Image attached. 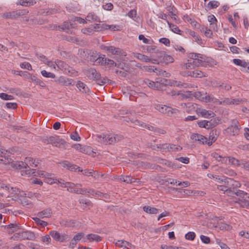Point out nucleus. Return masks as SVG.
Returning <instances> with one entry per match:
<instances>
[{
  "label": "nucleus",
  "instance_id": "f257e3e1",
  "mask_svg": "<svg viewBox=\"0 0 249 249\" xmlns=\"http://www.w3.org/2000/svg\"><path fill=\"white\" fill-rule=\"evenodd\" d=\"M188 62L183 64L182 68L184 69H193L195 67L202 66L205 62V57L201 54L190 53L189 54Z\"/></svg>",
  "mask_w": 249,
  "mask_h": 249
},
{
  "label": "nucleus",
  "instance_id": "f03ea898",
  "mask_svg": "<svg viewBox=\"0 0 249 249\" xmlns=\"http://www.w3.org/2000/svg\"><path fill=\"white\" fill-rule=\"evenodd\" d=\"M83 72L89 79L96 81L99 85H104L109 80L107 78L102 77L100 73L94 68L85 69Z\"/></svg>",
  "mask_w": 249,
  "mask_h": 249
},
{
  "label": "nucleus",
  "instance_id": "7ed1b4c3",
  "mask_svg": "<svg viewBox=\"0 0 249 249\" xmlns=\"http://www.w3.org/2000/svg\"><path fill=\"white\" fill-rule=\"evenodd\" d=\"M37 165V164L35 160L31 157H28L26 158L25 162H19L17 163L16 166L17 168L25 169V174L30 175L35 173V172L33 171L35 169L33 168L31 169V168L36 167Z\"/></svg>",
  "mask_w": 249,
  "mask_h": 249
},
{
  "label": "nucleus",
  "instance_id": "20e7f679",
  "mask_svg": "<svg viewBox=\"0 0 249 249\" xmlns=\"http://www.w3.org/2000/svg\"><path fill=\"white\" fill-rule=\"evenodd\" d=\"M96 140L102 143L110 144L119 141L122 137L117 135L112 134H101L95 136Z\"/></svg>",
  "mask_w": 249,
  "mask_h": 249
},
{
  "label": "nucleus",
  "instance_id": "39448f33",
  "mask_svg": "<svg viewBox=\"0 0 249 249\" xmlns=\"http://www.w3.org/2000/svg\"><path fill=\"white\" fill-rule=\"evenodd\" d=\"M154 108L160 112L166 114L169 116H174L178 114L179 110L176 108H173L170 107L159 104H154Z\"/></svg>",
  "mask_w": 249,
  "mask_h": 249
},
{
  "label": "nucleus",
  "instance_id": "423d86ee",
  "mask_svg": "<svg viewBox=\"0 0 249 249\" xmlns=\"http://www.w3.org/2000/svg\"><path fill=\"white\" fill-rule=\"evenodd\" d=\"M35 235L33 232L30 231H24L15 233L11 237V239L13 240H34Z\"/></svg>",
  "mask_w": 249,
  "mask_h": 249
},
{
  "label": "nucleus",
  "instance_id": "0eeeda50",
  "mask_svg": "<svg viewBox=\"0 0 249 249\" xmlns=\"http://www.w3.org/2000/svg\"><path fill=\"white\" fill-rule=\"evenodd\" d=\"M56 66L60 70L63 71L64 72L67 74H71L74 76L77 75V71L73 70L71 67L69 66L64 62L61 60H56L55 62Z\"/></svg>",
  "mask_w": 249,
  "mask_h": 249
},
{
  "label": "nucleus",
  "instance_id": "6e6552de",
  "mask_svg": "<svg viewBox=\"0 0 249 249\" xmlns=\"http://www.w3.org/2000/svg\"><path fill=\"white\" fill-rule=\"evenodd\" d=\"M28 13V11L26 10H18L4 13L2 15V17L6 19L10 18L12 19H16L20 16L26 15Z\"/></svg>",
  "mask_w": 249,
  "mask_h": 249
},
{
  "label": "nucleus",
  "instance_id": "1a4fd4ad",
  "mask_svg": "<svg viewBox=\"0 0 249 249\" xmlns=\"http://www.w3.org/2000/svg\"><path fill=\"white\" fill-rule=\"evenodd\" d=\"M15 151L14 148L7 150L0 148V160L4 164L9 163L12 160L9 158L10 154H12Z\"/></svg>",
  "mask_w": 249,
  "mask_h": 249
},
{
  "label": "nucleus",
  "instance_id": "9d476101",
  "mask_svg": "<svg viewBox=\"0 0 249 249\" xmlns=\"http://www.w3.org/2000/svg\"><path fill=\"white\" fill-rule=\"evenodd\" d=\"M9 195L8 197H14L15 199H20L21 197H26V194L22 191L16 187H10L7 191Z\"/></svg>",
  "mask_w": 249,
  "mask_h": 249
},
{
  "label": "nucleus",
  "instance_id": "9b49d317",
  "mask_svg": "<svg viewBox=\"0 0 249 249\" xmlns=\"http://www.w3.org/2000/svg\"><path fill=\"white\" fill-rule=\"evenodd\" d=\"M164 82H167L165 79L161 80L160 81L154 82L148 79H145L143 81L144 83L148 87L154 89H160L163 87V84H164Z\"/></svg>",
  "mask_w": 249,
  "mask_h": 249
},
{
  "label": "nucleus",
  "instance_id": "f8f14e48",
  "mask_svg": "<svg viewBox=\"0 0 249 249\" xmlns=\"http://www.w3.org/2000/svg\"><path fill=\"white\" fill-rule=\"evenodd\" d=\"M243 101L240 100L239 99H233L231 98H222L221 100L218 99V102H217V105H222V106H227V105H239L240 103H242Z\"/></svg>",
  "mask_w": 249,
  "mask_h": 249
},
{
  "label": "nucleus",
  "instance_id": "ddd939ff",
  "mask_svg": "<svg viewBox=\"0 0 249 249\" xmlns=\"http://www.w3.org/2000/svg\"><path fill=\"white\" fill-rule=\"evenodd\" d=\"M50 235L54 240L60 242H63L69 239V236L68 234L65 233L60 234L56 231H50Z\"/></svg>",
  "mask_w": 249,
  "mask_h": 249
},
{
  "label": "nucleus",
  "instance_id": "4468645a",
  "mask_svg": "<svg viewBox=\"0 0 249 249\" xmlns=\"http://www.w3.org/2000/svg\"><path fill=\"white\" fill-rule=\"evenodd\" d=\"M157 148H160L162 150V152L164 151H178L181 150L182 147L180 146H177L174 144H161L157 145Z\"/></svg>",
  "mask_w": 249,
  "mask_h": 249
},
{
  "label": "nucleus",
  "instance_id": "2eb2a0df",
  "mask_svg": "<svg viewBox=\"0 0 249 249\" xmlns=\"http://www.w3.org/2000/svg\"><path fill=\"white\" fill-rule=\"evenodd\" d=\"M198 125L201 128L210 129L214 127L217 124V123L215 119H211L210 121L203 120L197 122Z\"/></svg>",
  "mask_w": 249,
  "mask_h": 249
},
{
  "label": "nucleus",
  "instance_id": "dca6fc26",
  "mask_svg": "<svg viewBox=\"0 0 249 249\" xmlns=\"http://www.w3.org/2000/svg\"><path fill=\"white\" fill-rule=\"evenodd\" d=\"M225 184L227 185L229 190H231L230 191L231 194L233 193V189L240 188L241 185L238 181L229 178H228V179H226V181H225Z\"/></svg>",
  "mask_w": 249,
  "mask_h": 249
},
{
  "label": "nucleus",
  "instance_id": "f3484780",
  "mask_svg": "<svg viewBox=\"0 0 249 249\" xmlns=\"http://www.w3.org/2000/svg\"><path fill=\"white\" fill-rule=\"evenodd\" d=\"M157 56L160 62L165 64L172 63L174 61V59L172 56L165 54L164 52H159Z\"/></svg>",
  "mask_w": 249,
  "mask_h": 249
},
{
  "label": "nucleus",
  "instance_id": "a211bd4d",
  "mask_svg": "<svg viewBox=\"0 0 249 249\" xmlns=\"http://www.w3.org/2000/svg\"><path fill=\"white\" fill-rule=\"evenodd\" d=\"M196 113L200 115L202 117L206 118H210L214 117L215 114L211 110H207L202 108H197L196 110Z\"/></svg>",
  "mask_w": 249,
  "mask_h": 249
},
{
  "label": "nucleus",
  "instance_id": "6ab92c4d",
  "mask_svg": "<svg viewBox=\"0 0 249 249\" xmlns=\"http://www.w3.org/2000/svg\"><path fill=\"white\" fill-rule=\"evenodd\" d=\"M239 126L235 124L228 127L226 130V132L231 136H235L238 134L240 130Z\"/></svg>",
  "mask_w": 249,
  "mask_h": 249
},
{
  "label": "nucleus",
  "instance_id": "aec40b11",
  "mask_svg": "<svg viewBox=\"0 0 249 249\" xmlns=\"http://www.w3.org/2000/svg\"><path fill=\"white\" fill-rule=\"evenodd\" d=\"M53 214L52 210L51 208H46L36 214L37 216L41 218L51 217Z\"/></svg>",
  "mask_w": 249,
  "mask_h": 249
},
{
  "label": "nucleus",
  "instance_id": "412c9836",
  "mask_svg": "<svg viewBox=\"0 0 249 249\" xmlns=\"http://www.w3.org/2000/svg\"><path fill=\"white\" fill-rule=\"evenodd\" d=\"M219 135V132L216 129L212 130L209 135V140L207 141L206 143L208 145H211L217 139Z\"/></svg>",
  "mask_w": 249,
  "mask_h": 249
},
{
  "label": "nucleus",
  "instance_id": "4be33fe9",
  "mask_svg": "<svg viewBox=\"0 0 249 249\" xmlns=\"http://www.w3.org/2000/svg\"><path fill=\"white\" fill-rule=\"evenodd\" d=\"M57 82L61 85H65V86H70V85H74V82L71 79L65 78L63 76L59 77L57 80Z\"/></svg>",
  "mask_w": 249,
  "mask_h": 249
},
{
  "label": "nucleus",
  "instance_id": "5701e85b",
  "mask_svg": "<svg viewBox=\"0 0 249 249\" xmlns=\"http://www.w3.org/2000/svg\"><path fill=\"white\" fill-rule=\"evenodd\" d=\"M58 183L60 184L61 186L63 187H67V191L71 192V190H73L75 187V184L71 182H64V181L61 179L58 181Z\"/></svg>",
  "mask_w": 249,
  "mask_h": 249
},
{
  "label": "nucleus",
  "instance_id": "b1692460",
  "mask_svg": "<svg viewBox=\"0 0 249 249\" xmlns=\"http://www.w3.org/2000/svg\"><path fill=\"white\" fill-rule=\"evenodd\" d=\"M247 198H249L246 197V196L245 197L238 198V200L236 202L243 208L249 209V200Z\"/></svg>",
  "mask_w": 249,
  "mask_h": 249
},
{
  "label": "nucleus",
  "instance_id": "393cba45",
  "mask_svg": "<svg viewBox=\"0 0 249 249\" xmlns=\"http://www.w3.org/2000/svg\"><path fill=\"white\" fill-rule=\"evenodd\" d=\"M191 139L195 141L199 142L203 144L206 143L207 142V139L206 137L198 134H194L192 135Z\"/></svg>",
  "mask_w": 249,
  "mask_h": 249
},
{
  "label": "nucleus",
  "instance_id": "a878e982",
  "mask_svg": "<svg viewBox=\"0 0 249 249\" xmlns=\"http://www.w3.org/2000/svg\"><path fill=\"white\" fill-rule=\"evenodd\" d=\"M77 88L83 93H88L89 91L88 87L83 82L78 81L76 85Z\"/></svg>",
  "mask_w": 249,
  "mask_h": 249
},
{
  "label": "nucleus",
  "instance_id": "bb28decb",
  "mask_svg": "<svg viewBox=\"0 0 249 249\" xmlns=\"http://www.w3.org/2000/svg\"><path fill=\"white\" fill-rule=\"evenodd\" d=\"M105 49L108 52L113 54H122V50L119 48H116L113 46L105 47Z\"/></svg>",
  "mask_w": 249,
  "mask_h": 249
},
{
  "label": "nucleus",
  "instance_id": "cd10ccee",
  "mask_svg": "<svg viewBox=\"0 0 249 249\" xmlns=\"http://www.w3.org/2000/svg\"><path fill=\"white\" fill-rule=\"evenodd\" d=\"M4 229L7 230L9 233L11 234L17 231L19 229V226L16 223H11L5 226Z\"/></svg>",
  "mask_w": 249,
  "mask_h": 249
},
{
  "label": "nucleus",
  "instance_id": "c85d7f7f",
  "mask_svg": "<svg viewBox=\"0 0 249 249\" xmlns=\"http://www.w3.org/2000/svg\"><path fill=\"white\" fill-rule=\"evenodd\" d=\"M36 3L35 0H18L17 4L23 6H30Z\"/></svg>",
  "mask_w": 249,
  "mask_h": 249
},
{
  "label": "nucleus",
  "instance_id": "c756f323",
  "mask_svg": "<svg viewBox=\"0 0 249 249\" xmlns=\"http://www.w3.org/2000/svg\"><path fill=\"white\" fill-rule=\"evenodd\" d=\"M133 56L137 59L145 62H150L151 58L148 56L140 53H134Z\"/></svg>",
  "mask_w": 249,
  "mask_h": 249
},
{
  "label": "nucleus",
  "instance_id": "7c9ffc66",
  "mask_svg": "<svg viewBox=\"0 0 249 249\" xmlns=\"http://www.w3.org/2000/svg\"><path fill=\"white\" fill-rule=\"evenodd\" d=\"M78 186H81L82 185L80 184H76L74 189H73V190H71V192L82 195H85L87 194V189L79 188L78 187Z\"/></svg>",
  "mask_w": 249,
  "mask_h": 249
},
{
  "label": "nucleus",
  "instance_id": "2f4dec72",
  "mask_svg": "<svg viewBox=\"0 0 249 249\" xmlns=\"http://www.w3.org/2000/svg\"><path fill=\"white\" fill-rule=\"evenodd\" d=\"M116 179H117L120 181L126 182L127 183H131L132 182H135L134 180H133V178H132L130 176H121L117 177Z\"/></svg>",
  "mask_w": 249,
  "mask_h": 249
},
{
  "label": "nucleus",
  "instance_id": "473e14b6",
  "mask_svg": "<svg viewBox=\"0 0 249 249\" xmlns=\"http://www.w3.org/2000/svg\"><path fill=\"white\" fill-rule=\"evenodd\" d=\"M211 156L215 159L216 160L221 162V163H226L227 160V158L226 157H223L219 155L217 153H213L211 154Z\"/></svg>",
  "mask_w": 249,
  "mask_h": 249
},
{
  "label": "nucleus",
  "instance_id": "72a5a7b5",
  "mask_svg": "<svg viewBox=\"0 0 249 249\" xmlns=\"http://www.w3.org/2000/svg\"><path fill=\"white\" fill-rule=\"evenodd\" d=\"M146 128L149 130L154 132L155 133H160L164 134L166 133V131L164 130L154 127V126L150 125H145Z\"/></svg>",
  "mask_w": 249,
  "mask_h": 249
},
{
  "label": "nucleus",
  "instance_id": "f704fd0d",
  "mask_svg": "<svg viewBox=\"0 0 249 249\" xmlns=\"http://www.w3.org/2000/svg\"><path fill=\"white\" fill-rule=\"evenodd\" d=\"M143 210L149 214H157L158 213V210L157 209L147 206H145L143 207Z\"/></svg>",
  "mask_w": 249,
  "mask_h": 249
},
{
  "label": "nucleus",
  "instance_id": "c9c22d12",
  "mask_svg": "<svg viewBox=\"0 0 249 249\" xmlns=\"http://www.w3.org/2000/svg\"><path fill=\"white\" fill-rule=\"evenodd\" d=\"M161 184H164L168 185L169 184L171 185H177L178 181L173 178H167L165 179H162L160 181Z\"/></svg>",
  "mask_w": 249,
  "mask_h": 249
},
{
  "label": "nucleus",
  "instance_id": "e433bc0d",
  "mask_svg": "<svg viewBox=\"0 0 249 249\" xmlns=\"http://www.w3.org/2000/svg\"><path fill=\"white\" fill-rule=\"evenodd\" d=\"M115 245L116 246L124 248H128L131 246V244L129 242L123 240H118L115 243Z\"/></svg>",
  "mask_w": 249,
  "mask_h": 249
},
{
  "label": "nucleus",
  "instance_id": "4c0bfd02",
  "mask_svg": "<svg viewBox=\"0 0 249 249\" xmlns=\"http://www.w3.org/2000/svg\"><path fill=\"white\" fill-rule=\"evenodd\" d=\"M83 171V174L85 176H92L94 178H96V176L98 175V172L94 171L93 170L85 169Z\"/></svg>",
  "mask_w": 249,
  "mask_h": 249
},
{
  "label": "nucleus",
  "instance_id": "58836bf2",
  "mask_svg": "<svg viewBox=\"0 0 249 249\" xmlns=\"http://www.w3.org/2000/svg\"><path fill=\"white\" fill-rule=\"evenodd\" d=\"M86 20L89 21H99L100 20L99 18L94 13H89L88 15L86 18Z\"/></svg>",
  "mask_w": 249,
  "mask_h": 249
},
{
  "label": "nucleus",
  "instance_id": "ea45409f",
  "mask_svg": "<svg viewBox=\"0 0 249 249\" xmlns=\"http://www.w3.org/2000/svg\"><path fill=\"white\" fill-rule=\"evenodd\" d=\"M167 22L169 25V27L173 32L179 35L182 34L181 33L182 32L179 29L177 25L170 23L168 20H167Z\"/></svg>",
  "mask_w": 249,
  "mask_h": 249
},
{
  "label": "nucleus",
  "instance_id": "a19ab883",
  "mask_svg": "<svg viewBox=\"0 0 249 249\" xmlns=\"http://www.w3.org/2000/svg\"><path fill=\"white\" fill-rule=\"evenodd\" d=\"M200 31L204 32L205 36L208 37H211L213 35L212 30L207 27H202L200 29Z\"/></svg>",
  "mask_w": 249,
  "mask_h": 249
},
{
  "label": "nucleus",
  "instance_id": "79ce46f5",
  "mask_svg": "<svg viewBox=\"0 0 249 249\" xmlns=\"http://www.w3.org/2000/svg\"><path fill=\"white\" fill-rule=\"evenodd\" d=\"M87 239L91 241L99 242L101 240V238L100 236L94 234H89L87 235Z\"/></svg>",
  "mask_w": 249,
  "mask_h": 249
},
{
  "label": "nucleus",
  "instance_id": "37998d69",
  "mask_svg": "<svg viewBox=\"0 0 249 249\" xmlns=\"http://www.w3.org/2000/svg\"><path fill=\"white\" fill-rule=\"evenodd\" d=\"M232 194L236 195L237 196L239 197V198L245 197V196H246V197L249 198V196H248L247 193L240 190H238L236 192L233 191V193H231V196Z\"/></svg>",
  "mask_w": 249,
  "mask_h": 249
},
{
  "label": "nucleus",
  "instance_id": "c03bdc74",
  "mask_svg": "<svg viewBox=\"0 0 249 249\" xmlns=\"http://www.w3.org/2000/svg\"><path fill=\"white\" fill-rule=\"evenodd\" d=\"M53 145L58 147H60L61 146L64 145L66 142L63 139H60L58 137H56L54 141Z\"/></svg>",
  "mask_w": 249,
  "mask_h": 249
},
{
  "label": "nucleus",
  "instance_id": "a18cd8bd",
  "mask_svg": "<svg viewBox=\"0 0 249 249\" xmlns=\"http://www.w3.org/2000/svg\"><path fill=\"white\" fill-rule=\"evenodd\" d=\"M55 138L56 137L53 136L46 137L43 139L42 142L46 144H53Z\"/></svg>",
  "mask_w": 249,
  "mask_h": 249
},
{
  "label": "nucleus",
  "instance_id": "49530a36",
  "mask_svg": "<svg viewBox=\"0 0 249 249\" xmlns=\"http://www.w3.org/2000/svg\"><path fill=\"white\" fill-rule=\"evenodd\" d=\"M189 34L192 36L195 40L197 42L198 44H200L201 42V39L200 37L194 31H189Z\"/></svg>",
  "mask_w": 249,
  "mask_h": 249
},
{
  "label": "nucleus",
  "instance_id": "de8ad7c7",
  "mask_svg": "<svg viewBox=\"0 0 249 249\" xmlns=\"http://www.w3.org/2000/svg\"><path fill=\"white\" fill-rule=\"evenodd\" d=\"M203 99H205L206 102H212L216 105H217V102H218V99L214 98L211 95H207L204 98L203 97Z\"/></svg>",
  "mask_w": 249,
  "mask_h": 249
},
{
  "label": "nucleus",
  "instance_id": "09e8293b",
  "mask_svg": "<svg viewBox=\"0 0 249 249\" xmlns=\"http://www.w3.org/2000/svg\"><path fill=\"white\" fill-rule=\"evenodd\" d=\"M217 188L219 190L224 191V192H226L228 195H231V193H230V191L231 190H229L227 185L222 184L220 185H217Z\"/></svg>",
  "mask_w": 249,
  "mask_h": 249
},
{
  "label": "nucleus",
  "instance_id": "8fccbe9b",
  "mask_svg": "<svg viewBox=\"0 0 249 249\" xmlns=\"http://www.w3.org/2000/svg\"><path fill=\"white\" fill-rule=\"evenodd\" d=\"M74 147L77 150L85 153H87V149L89 148L88 147L85 146H82V145L80 144H76L74 145Z\"/></svg>",
  "mask_w": 249,
  "mask_h": 249
},
{
  "label": "nucleus",
  "instance_id": "3c124183",
  "mask_svg": "<svg viewBox=\"0 0 249 249\" xmlns=\"http://www.w3.org/2000/svg\"><path fill=\"white\" fill-rule=\"evenodd\" d=\"M53 176V175L50 174L49 176H47V177H46V178L45 179V181L48 184H52L53 183H57V181L58 182V181L59 180L54 178Z\"/></svg>",
  "mask_w": 249,
  "mask_h": 249
},
{
  "label": "nucleus",
  "instance_id": "603ef678",
  "mask_svg": "<svg viewBox=\"0 0 249 249\" xmlns=\"http://www.w3.org/2000/svg\"><path fill=\"white\" fill-rule=\"evenodd\" d=\"M229 162L234 166H241V161H239V160L233 157L229 158Z\"/></svg>",
  "mask_w": 249,
  "mask_h": 249
},
{
  "label": "nucleus",
  "instance_id": "864d4df0",
  "mask_svg": "<svg viewBox=\"0 0 249 249\" xmlns=\"http://www.w3.org/2000/svg\"><path fill=\"white\" fill-rule=\"evenodd\" d=\"M40 218H39L37 216L36 217H34L33 219L38 225H40L42 227H45L47 226L48 223L46 221H44L41 220Z\"/></svg>",
  "mask_w": 249,
  "mask_h": 249
},
{
  "label": "nucleus",
  "instance_id": "5fc2aeb1",
  "mask_svg": "<svg viewBox=\"0 0 249 249\" xmlns=\"http://www.w3.org/2000/svg\"><path fill=\"white\" fill-rule=\"evenodd\" d=\"M226 179H228V178L216 175L214 180L218 183L225 184V181H226Z\"/></svg>",
  "mask_w": 249,
  "mask_h": 249
},
{
  "label": "nucleus",
  "instance_id": "6e6d98bb",
  "mask_svg": "<svg viewBox=\"0 0 249 249\" xmlns=\"http://www.w3.org/2000/svg\"><path fill=\"white\" fill-rule=\"evenodd\" d=\"M41 73L44 77L48 78H54L55 77V74L52 72H47L45 70H43L41 71Z\"/></svg>",
  "mask_w": 249,
  "mask_h": 249
},
{
  "label": "nucleus",
  "instance_id": "4d7b16f0",
  "mask_svg": "<svg viewBox=\"0 0 249 249\" xmlns=\"http://www.w3.org/2000/svg\"><path fill=\"white\" fill-rule=\"evenodd\" d=\"M0 97L5 100H11L14 99V97L12 95H8L5 93H0Z\"/></svg>",
  "mask_w": 249,
  "mask_h": 249
},
{
  "label": "nucleus",
  "instance_id": "13d9d810",
  "mask_svg": "<svg viewBox=\"0 0 249 249\" xmlns=\"http://www.w3.org/2000/svg\"><path fill=\"white\" fill-rule=\"evenodd\" d=\"M245 62L246 61H245L244 60H242L239 59H236L235 58V59H233V63L235 65H237V66H241L242 67V68L244 66Z\"/></svg>",
  "mask_w": 249,
  "mask_h": 249
},
{
  "label": "nucleus",
  "instance_id": "bf43d9fd",
  "mask_svg": "<svg viewBox=\"0 0 249 249\" xmlns=\"http://www.w3.org/2000/svg\"><path fill=\"white\" fill-rule=\"evenodd\" d=\"M219 5V2L217 1L213 0L210 1L208 4V6L211 8H216Z\"/></svg>",
  "mask_w": 249,
  "mask_h": 249
},
{
  "label": "nucleus",
  "instance_id": "052dcab7",
  "mask_svg": "<svg viewBox=\"0 0 249 249\" xmlns=\"http://www.w3.org/2000/svg\"><path fill=\"white\" fill-rule=\"evenodd\" d=\"M81 32L84 34L91 35L93 33L94 30L92 28H85L82 29Z\"/></svg>",
  "mask_w": 249,
  "mask_h": 249
},
{
  "label": "nucleus",
  "instance_id": "680f3d73",
  "mask_svg": "<svg viewBox=\"0 0 249 249\" xmlns=\"http://www.w3.org/2000/svg\"><path fill=\"white\" fill-rule=\"evenodd\" d=\"M115 67L124 70L125 71H127L129 70V68L123 63H116L115 64Z\"/></svg>",
  "mask_w": 249,
  "mask_h": 249
},
{
  "label": "nucleus",
  "instance_id": "e2e57ef3",
  "mask_svg": "<svg viewBox=\"0 0 249 249\" xmlns=\"http://www.w3.org/2000/svg\"><path fill=\"white\" fill-rule=\"evenodd\" d=\"M196 236V234L194 232H189L185 235V238L187 240H194Z\"/></svg>",
  "mask_w": 249,
  "mask_h": 249
},
{
  "label": "nucleus",
  "instance_id": "0e129e2a",
  "mask_svg": "<svg viewBox=\"0 0 249 249\" xmlns=\"http://www.w3.org/2000/svg\"><path fill=\"white\" fill-rule=\"evenodd\" d=\"M215 87H222L226 90H229L231 89V86L225 83H222L221 84L217 83Z\"/></svg>",
  "mask_w": 249,
  "mask_h": 249
},
{
  "label": "nucleus",
  "instance_id": "69168bd1",
  "mask_svg": "<svg viewBox=\"0 0 249 249\" xmlns=\"http://www.w3.org/2000/svg\"><path fill=\"white\" fill-rule=\"evenodd\" d=\"M70 137L72 140L75 141H80L81 140V138L79 137L78 133L76 131L73 134H71Z\"/></svg>",
  "mask_w": 249,
  "mask_h": 249
},
{
  "label": "nucleus",
  "instance_id": "338daca9",
  "mask_svg": "<svg viewBox=\"0 0 249 249\" xmlns=\"http://www.w3.org/2000/svg\"><path fill=\"white\" fill-rule=\"evenodd\" d=\"M20 67L22 69H27L28 70H32L31 64L28 62H23L20 64Z\"/></svg>",
  "mask_w": 249,
  "mask_h": 249
},
{
  "label": "nucleus",
  "instance_id": "774afa93",
  "mask_svg": "<svg viewBox=\"0 0 249 249\" xmlns=\"http://www.w3.org/2000/svg\"><path fill=\"white\" fill-rule=\"evenodd\" d=\"M84 235V234L83 232H79L77 234L75 235L72 239H74V240H75L77 242H78L82 239Z\"/></svg>",
  "mask_w": 249,
  "mask_h": 249
}]
</instances>
